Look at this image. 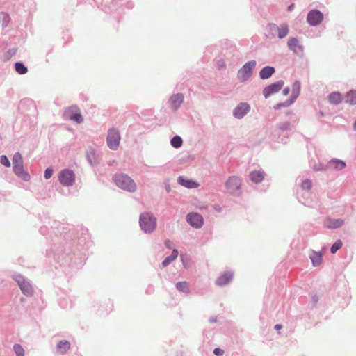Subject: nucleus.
I'll use <instances>...</instances> for the list:
<instances>
[{
    "instance_id": "54",
    "label": "nucleus",
    "mask_w": 356,
    "mask_h": 356,
    "mask_svg": "<svg viewBox=\"0 0 356 356\" xmlns=\"http://www.w3.org/2000/svg\"><path fill=\"white\" fill-rule=\"evenodd\" d=\"M282 325H280V324H277V325H275V329H276V330H280V329H281V328H282Z\"/></svg>"
},
{
    "instance_id": "25",
    "label": "nucleus",
    "mask_w": 356,
    "mask_h": 356,
    "mask_svg": "<svg viewBox=\"0 0 356 356\" xmlns=\"http://www.w3.org/2000/svg\"><path fill=\"white\" fill-rule=\"evenodd\" d=\"M71 344L67 340H61L56 345V350L58 353L64 355L69 351Z\"/></svg>"
},
{
    "instance_id": "8",
    "label": "nucleus",
    "mask_w": 356,
    "mask_h": 356,
    "mask_svg": "<svg viewBox=\"0 0 356 356\" xmlns=\"http://www.w3.org/2000/svg\"><path fill=\"white\" fill-rule=\"evenodd\" d=\"M268 29L273 37L275 36V33H277L279 39L284 38L289 32V28L286 24L277 26L276 24L270 23L268 25Z\"/></svg>"
},
{
    "instance_id": "6",
    "label": "nucleus",
    "mask_w": 356,
    "mask_h": 356,
    "mask_svg": "<svg viewBox=\"0 0 356 356\" xmlns=\"http://www.w3.org/2000/svg\"><path fill=\"white\" fill-rule=\"evenodd\" d=\"M120 138V132L117 129H110L106 137L108 147L112 150H116L119 147Z\"/></svg>"
},
{
    "instance_id": "28",
    "label": "nucleus",
    "mask_w": 356,
    "mask_h": 356,
    "mask_svg": "<svg viewBox=\"0 0 356 356\" xmlns=\"http://www.w3.org/2000/svg\"><path fill=\"white\" fill-rule=\"evenodd\" d=\"M179 255L178 250L175 248L172 249V252L170 255L166 257L164 260L162 261L161 265L163 268L168 266L174 260H175Z\"/></svg>"
},
{
    "instance_id": "26",
    "label": "nucleus",
    "mask_w": 356,
    "mask_h": 356,
    "mask_svg": "<svg viewBox=\"0 0 356 356\" xmlns=\"http://www.w3.org/2000/svg\"><path fill=\"white\" fill-rule=\"evenodd\" d=\"M265 173L262 170H254L250 173V179L255 184L261 182L264 179Z\"/></svg>"
},
{
    "instance_id": "27",
    "label": "nucleus",
    "mask_w": 356,
    "mask_h": 356,
    "mask_svg": "<svg viewBox=\"0 0 356 356\" xmlns=\"http://www.w3.org/2000/svg\"><path fill=\"white\" fill-rule=\"evenodd\" d=\"M327 99L330 104L338 105L343 100L342 95L339 92H332L329 94Z\"/></svg>"
},
{
    "instance_id": "12",
    "label": "nucleus",
    "mask_w": 356,
    "mask_h": 356,
    "mask_svg": "<svg viewBox=\"0 0 356 356\" xmlns=\"http://www.w3.org/2000/svg\"><path fill=\"white\" fill-rule=\"evenodd\" d=\"M187 222L193 228L200 229L204 224V219L202 215L197 212H190L186 215Z\"/></svg>"
},
{
    "instance_id": "14",
    "label": "nucleus",
    "mask_w": 356,
    "mask_h": 356,
    "mask_svg": "<svg viewBox=\"0 0 356 356\" xmlns=\"http://www.w3.org/2000/svg\"><path fill=\"white\" fill-rule=\"evenodd\" d=\"M184 97L182 93L173 94L168 99V104L174 111H177L184 102Z\"/></svg>"
},
{
    "instance_id": "21",
    "label": "nucleus",
    "mask_w": 356,
    "mask_h": 356,
    "mask_svg": "<svg viewBox=\"0 0 356 356\" xmlns=\"http://www.w3.org/2000/svg\"><path fill=\"white\" fill-rule=\"evenodd\" d=\"M328 165L330 166V169L339 171L344 169L346 164L343 161L334 158L328 162Z\"/></svg>"
},
{
    "instance_id": "40",
    "label": "nucleus",
    "mask_w": 356,
    "mask_h": 356,
    "mask_svg": "<svg viewBox=\"0 0 356 356\" xmlns=\"http://www.w3.org/2000/svg\"><path fill=\"white\" fill-rule=\"evenodd\" d=\"M312 187V182L310 179H306L302 181L301 188L304 190L309 191Z\"/></svg>"
},
{
    "instance_id": "57",
    "label": "nucleus",
    "mask_w": 356,
    "mask_h": 356,
    "mask_svg": "<svg viewBox=\"0 0 356 356\" xmlns=\"http://www.w3.org/2000/svg\"><path fill=\"white\" fill-rule=\"evenodd\" d=\"M353 129L356 131V120L353 123Z\"/></svg>"
},
{
    "instance_id": "39",
    "label": "nucleus",
    "mask_w": 356,
    "mask_h": 356,
    "mask_svg": "<svg viewBox=\"0 0 356 356\" xmlns=\"http://www.w3.org/2000/svg\"><path fill=\"white\" fill-rule=\"evenodd\" d=\"M13 350L16 356H24V350L20 344H15L13 346Z\"/></svg>"
},
{
    "instance_id": "7",
    "label": "nucleus",
    "mask_w": 356,
    "mask_h": 356,
    "mask_svg": "<svg viewBox=\"0 0 356 356\" xmlns=\"http://www.w3.org/2000/svg\"><path fill=\"white\" fill-rule=\"evenodd\" d=\"M58 180L63 186H71L75 181V174L70 169H63L58 173Z\"/></svg>"
},
{
    "instance_id": "52",
    "label": "nucleus",
    "mask_w": 356,
    "mask_h": 356,
    "mask_svg": "<svg viewBox=\"0 0 356 356\" xmlns=\"http://www.w3.org/2000/svg\"><path fill=\"white\" fill-rule=\"evenodd\" d=\"M273 108H274L275 110H280L282 108L280 103H277V104H275L273 106Z\"/></svg>"
},
{
    "instance_id": "34",
    "label": "nucleus",
    "mask_w": 356,
    "mask_h": 356,
    "mask_svg": "<svg viewBox=\"0 0 356 356\" xmlns=\"http://www.w3.org/2000/svg\"><path fill=\"white\" fill-rule=\"evenodd\" d=\"M0 21L1 22V26L4 29L8 26V24L10 21V17L7 13L1 12L0 13Z\"/></svg>"
},
{
    "instance_id": "31",
    "label": "nucleus",
    "mask_w": 356,
    "mask_h": 356,
    "mask_svg": "<svg viewBox=\"0 0 356 356\" xmlns=\"http://www.w3.org/2000/svg\"><path fill=\"white\" fill-rule=\"evenodd\" d=\"M277 129L283 134L285 131H291L293 126L288 121L281 122L277 125Z\"/></svg>"
},
{
    "instance_id": "33",
    "label": "nucleus",
    "mask_w": 356,
    "mask_h": 356,
    "mask_svg": "<svg viewBox=\"0 0 356 356\" xmlns=\"http://www.w3.org/2000/svg\"><path fill=\"white\" fill-rule=\"evenodd\" d=\"M176 289L180 292H183L186 294L190 293V289L188 287V284L185 281L178 282L176 284Z\"/></svg>"
},
{
    "instance_id": "29",
    "label": "nucleus",
    "mask_w": 356,
    "mask_h": 356,
    "mask_svg": "<svg viewBox=\"0 0 356 356\" xmlns=\"http://www.w3.org/2000/svg\"><path fill=\"white\" fill-rule=\"evenodd\" d=\"M301 83L300 81H296L292 85V93L290 97L296 101L300 93Z\"/></svg>"
},
{
    "instance_id": "30",
    "label": "nucleus",
    "mask_w": 356,
    "mask_h": 356,
    "mask_svg": "<svg viewBox=\"0 0 356 356\" xmlns=\"http://www.w3.org/2000/svg\"><path fill=\"white\" fill-rule=\"evenodd\" d=\"M345 102L350 105L356 104V90H350L346 93Z\"/></svg>"
},
{
    "instance_id": "48",
    "label": "nucleus",
    "mask_w": 356,
    "mask_h": 356,
    "mask_svg": "<svg viewBox=\"0 0 356 356\" xmlns=\"http://www.w3.org/2000/svg\"><path fill=\"white\" fill-rule=\"evenodd\" d=\"M318 297L317 295H313L312 296V302L313 305H315L318 302Z\"/></svg>"
},
{
    "instance_id": "41",
    "label": "nucleus",
    "mask_w": 356,
    "mask_h": 356,
    "mask_svg": "<svg viewBox=\"0 0 356 356\" xmlns=\"http://www.w3.org/2000/svg\"><path fill=\"white\" fill-rule=\"evenodd\" d=\"M0 163L6 167L10 166V162L8 158L6 155H1L0 156Z\"/></svg>"
},
{
    "instance_id": "15",
    "label": "nucleus",
    "mask_w": 356,
    "mask_h": 356,
    "mask_svg": "<svg viewBox=\"0 0 356 356\" xmlns=\"http://www.w3.org/2000/svg\"><path fill=\"white\" fill-rule=\"evenodd\" d=\"M70 248V245H68ZM54 257L55 259L58 260V262L62 261V264L65 262H67V258L70 259V252L69 248H64L63 250H60L59 248L54 250Z\"/></svg>"
},
{
    "instance_id": "5",
    "label": "nucleus",
    "mask_w": 356,
    "mask_h": 356,
    "mask_svg": "<svg viewBox=\"0 0 356 356\" xmlns=\"http://www.w3.org/2000/svg\"><path fill=\"white\" fill-rule=\"evenodd\" d=\"M241 180L236 176L230 177L225 182V187L227 190L232 195L239 196L241 195Z\"/></svg>"
},
{
    "instance_id": "47",
    "label": "nucleus",
    "mask_w": 356,
    "mask_h": 356,
    "mask_svg": "<svg viewBox=\"0 0 356 356\" xmlns=\"http://www.w3.org/2000/svg\"><path fill=\"white\" fill-rule=\"evenodd\" d=\"M16 52H17V49H15V48H13V49H9L8 53H7L9 55L8 56L7 58H9L10 56L15 54Z\"/></svg>"
},
{
    "instance_id": "43",
    "label": "nucleus",
    "mask_w": 356,
    "mask_h": 356,
    "mask_svg": "<svg viewBox=\"0 0 356 356\" xmlns=\"http://www.w3.org/2000/svg\"><path fill=\"white\" fill-rule=\"evenodd\" d=\"M294 102H295V101L293 99H292L291 97H289V99L284 101V102H280L281 107L282 108L288 107V106H291V104H293Z\"/></svg>"
},
{
    "instance_id": "55",
    "label": "nucleus",
    "mask_w": 356,
    "mask_h": 356,
    "mask_svg": "<svg viewBox=\"0 0 356 356\" xmlns=\"http://www.w3.org/2000/svg\"><path fill=\"white\" fill-rule=\"evenodd\" d=\"M147 290H149V291H153V286H151V285H149V286H148Z\"/></svg>"
},
{
    "instance_id": "35",
    "label": "nucleus",
    "mask_w": 356,
    "mask_h": 356,
    "mask_svg": "<svg viewBox=\"0 0 356 356\" xmlns=\"http://www.w3.org/2000/svg\"><path fill=\"white\" fill-rule=\"evenodd\" d=\"M171 145L176 149H178L182 146L183 140L179 136H175L170 140Z\"/></svg>"
},
{
    "instance_id": "16",
    "label": "nucleus",
    "mask_w": 356,
    "mask_h": 356,
    "mask_svg": "<svg viewBox=\"0 0 356 356\" xmlns=\"http://www.w3.org/2000/svg\"><path fill=\"white\" fill-rule=\"evenodd\" d=\"M233 273L232 271H225L222 273L216 280V284L219 286H223L227 284L233 278Z\"/></svg>"
},
{
    "instance_id": "53",
    "label": "nucleus",
    "mask_w": 356,
    "mask_h": 356,
    "mask_svg": "<svg viewBox=\"0 0 356 356\" xmlns=\"http://www.w3.org/2000/svg\"><path fill=\"white\" fill-rule=\"evenodd\" d=\"M209 321L211 323H216V322H217V318H216V317L212 316V317L209 318Z\"/></svg>"
},
{
    "instance_id": "37",
    "label": "nucleus",
    "mask_w": 356,
    "mask_h": 356,
    "mask_svg": "<svg viewBox=\"0 0 356 356\" xmlns=\"http://www.w3.org/2000/svg\"><path fill=\"white\" fill-rule=\"evenodd\" d=\"M342 241L340 239L337 240L331 246L330 252L332 254H334L342 247Z\"/></svg>"
},
{
    "instance_id": "17",
    "label": "nucleus",
    "mask_w": 356,
    "mask_h": 356,
    "mask_svg": "<svg viewBox=\"0 0 356 356\" xmlns=\"http://www.w3.org/2000/svg\"><path fill=\"white\" fill-rule=\"evenodd\" d=\"M13 170L15 175H17L19 178L22 179L24 181H28L30 180V175L29 174L24 170V165H13Z\"/></svg>"
},
{
    "instance_id": "3",
    "label": "nucleus",
    "mask_w": 356,
    "mask_h": 356,
    "mask_svg": "<svg viewBox=\"0 0 356 356\" xmlns=\"http://www.w3.org/2000/svg\"><path fill=\"white\" fill-rule=\"evenodd\" d=\"M13 279L17 283L22 293L27 296L31 297L33 294V286L29 280L25 278L21 274L15 273L13 275Z\"/></svg>"
},
{
    "instance_id": "1",
    "label": "nucleus",
    "mask_w": 356,
    "mask_h": 356,
    "mask_svg": "<svg viewBox=\"0 0 356 356\" xmlns=\"http://www.w3.org/2000/svg\"><path fill=\"white\" fill-rule=\"evenodd\" d=\"M113 180L118 187L125 191L134 193L137 189L134 181L126 174H115L113 177Z\"/></svg>"
},
{
    "instance_id": "36",
    "label": "nucleus",
    "mask_w": 356,
    "mask_h": 356,
    "mask_svg": "<svg viewBox=\"0 0 356 356\" xmlns=\"http://www.w3.org/2000/svg\"><path fill=\"white\" fill-rule=\"evenodd\" d=\"M13 166L23 164V159L19 152H15L13 156Z\"/></svg>"
},
{
    "instance_id": "50",
    "label": "nucleus",
    "mask_w": 356,
    "mask_h": 356,
    "mask_svg": "<svg viewBox=\"0 0 356 356\" xmlns=\"http://www.w3.org/2000/svg\"><path fill=\"white\" fill-rule=\"evenodd\" d=\"M295 8V4L294 3H291L288 7H287V10L289 12H291Z\"/></svg>"
},
{
    "instance_id": "10",
    "label": "nucleus",
    "mask_w": 356,
    "mask_h": 356,
    "mask_svg": "<svg viewBox=\"0 0 356 356\" xmlns=\"http://www.w3.org/2000/svg\"><path fill=\"white\" fill-rule=\"evenodd\" d=\"M284 81L279 80L276 82L269 84L263 89V95L265 99H268L270 96L278 92L284 86Z\"/></svg>"
},
{
    "instance_id": "58",
    "label": "nucleus",
    "mask_w": 356,
    "mask_h": 356,
    "mask_svg": "<svg viewBox=\"0 0 356 356\" xmlns=\"http://www.w3.org/2000/svg\"><path fill=\"white\" fill-rule=\"evenodd\" d=\"M291 113H292L291 111H288V112L286 113V115H289V114H291Z\"/></svg>"
},
{
    "instance_id": "51",
    "label": "nucleus",
    "mask_w": 356,
    "mask_h": 356,
    "mask_svg": "<svg viewBox=\"0 0 356 356\" xmlns=\"http://www.w3.org/2000/svg\"><path fill=\"white\" fill-rule=\"evenodd\" d=\"M290 92V88L289 87H286L284 88L282 93L284 95H287Z\"/></svg>"
},
{
    "instance_id": "45",
    "label": "nucleus",
    "mask_w": 356,
    "mask_h": 356,
    "mask_svg": "<svg viewBox=\"0 0 356 356\" xmlns=\"http://www.w3.org/2000/svg\"><path fill=\"white\" fill-rule=\"evenodd\" d=\"M164 186H165V189L166 192L167 193H170V185L169 184L168 180H165L164 181Z\"/></svg>"
},
{
    "instance_id": "2",
    "label": "nucleus",
    "mask_w": 356,
    "mask_h": 356,
    "mask_svg": "<svg viewBox=\"0 0 356 356\" xmlns=\"http://www.w3.org/2000/svg\"><path fill=\"white\" fill-rule=\"evenodd\" d=\"M139 225L145 234L152 233L156 227V218L151 212H143L139 217Z\"/></svg>"
},
{
    "instance_id": "11",
    "label": "nucleus",
    "mask_w": 356,
    "mask_h": 356,
    "mask_svg": "<svg viewBox=\"0 0 356 356\" xmlns=\"http://www.w3.org/2000/svg\"><path fill=\"white\" fill-rule=\"evenodd\" d=\"M323 14L317 9L310 10L307 15V23L312 26L319 25L323 20Z\"/></svg>"
},
{
    "instance_id": "13",
    "label": "nucleus",
    "mask_w": 356,
    "mask_h": 356,
    "mask_svg": "<svg viewBox=\"0 0 356 356\" xmlns=\"http://www.w3.org/2000/svg\"><path fill=\"white\" fill-rule=\"evenodd\" d=\"M250 105L247 102L239 103L233 111V116L238 120L243 118L250 111Z\"/></svg>"
},
{
    "instance_id": "4",
    "label": "nucleus",
    "mask_w": 356,
    "mask_h": 356,
    "mask_svg": "<svg viewBox=\"0 0 356 356\" xmlns=\"http://www.w3.org/2000/svg\"><path fill=\"white\" fill-rule=\"evenodd\" d=\"M257 65L254 60L245 63L238 71L237 78L241 82L247 81L252 74L253 70Z\"/></svg>"
},
{
    "instance_id": "9",
    "label": "nucleus",
    "mask_w": 356,
    "mask_h": 356,
    "mask_svg": "<svg viewBox=\"0 0 356 356\" xmlns=\"http://www.w3.org/2000/svg\"><path fill=\"white\" fill-rule=\"evenodd\" d=\"M63 115L66 118L77 123H81L83 121V118L79 112V108L76 105L71 106L66 108Z\"/></svg>"
},
{
    "instance_id": "59",
    "label": "nucleus",
    "mask_w": 356,
    "mask_h": 356,
    "mask_svg": "<svg viewBox=\"0 0 356 356\" xmlns=\"http://www.w3.org/2000/svg\"><path fill=\"white\" fill-rule=\"evenodd\" d=\"M21 300V302H24V299L23 298H21V300Z\"/></svg>"
},
{
    "instance_id": "44",
    "label": "nucleus",
    "mask_w": 356,
    "mask_h": 356,
    "mask_svg": "<svg viewBox=\"0 0 356 356\" xmlns=\"http://www.w3.org/2000/svg\"><path fill=\"white\" fill-rule=\"evenodd\" d=\"M224 350L221 349L220 348H216L213 350V354L216 356H222L224 354Z\"/></svg>"
},
{
    "instance_id": "46",
    "label": "nucleus",
    "mask_w": 356,
    "mask_h": 356,
    "mask_svg": "<svg viewBox=\"0 0 356 356\" xmlns=\"http://www.w3.org/2000/svg\"><path fill=\"white\" fill-rule=\"evenodd\" d=\"M164 244H165V246L168 249H170V250L172 249V243L170 240H168H168H166V241H165Z\"/></svg>"
},
{
    "instance_id": "32",
    "label": "nucleus",
    "mask_w": 356,
    "mask_h": 356,
    "mask_svg": "<svg viewBox=\"0 0 356 356\" xmlns=\"http://www.w3.org/2000/svg\"><path fill=\"white\" fill-rule=\"evenodd\" d=\"M15 70L21 75L25 74L28 72L27 67L24 64V63L18 61L16 62L14 65Z\"/></svg>"
},
{
    "instance_id": "38",
    "label": "nucleus",
    "mask_w": 356,
    "mask_h": 356,
    "mask_svg": "<svg viewBox=\"0 0 356 356\" xmlns=\"http://www.w3.org/2000/svg\"><path fill=\"white\" fill-rule=\"evenodd\" d=\"M314 170L315 171H326L330 169L328 162L327 163H319L314 165Z\"/></svg>"
},
{
    "instance_id": "22",
    "label": "nucleus",
    "mask_w": 356,
    "mask_h": 356,
    "mask_svg": "<svg viewBox=\"0 0 356 356\" xmlns=\"http://www.w3.org/2000/svg\"><path fill=\"white\" fill-rule=\"evenodd\" d=\"M86 159L90 165H96L99 163V156L94 149L90 148L86 152Z\"/></svg>"
},
{
    "instance_id": "18",
    "label": "nucleus",
    "mask_w": 356,
    "mask_h": 356,
    "mask_svg": "<svg viewBox=\"0 0 356 356\" xmlns=\"http://www.w3.org/2000/svg\"><path fill=\"white\" fill-rule=\"evenodd\" d=\"M344 224V221L342 219H332L327 218L324 220L323 225L327 229H337L341 227Z\"/></svg>"
},
{
    "instance_id": "42",
    "label": "nucleus",
    "mask_w": 356,
    "mask_h": 356,
    "mask_svg": "<svg viewBox=\"0 0 356 356\" xmlns=\"http://www.w3.org/2000/svg\"><path fill=\"white\" fill-rule=\"evenodd\" d=\"M53 172H54V170L51 167L47 168L44 171V178L46 179H50L53 175Z\"/></svg>"
},
{
    "instance_id": "20",
    "label": "nucleus",
    "mask_w": 356,
    "mask_h": 356,
    "mask_svg": "<svg viewBox=\"0 0 356 356\" xmlns=\"http://www.w3.org/2000/svg\"><path fill=\"white\" fill-rule=\"evenodd\" d=\"M275 73V68L273 66L266 65L261 69L259 75L261 79L266 80L270 78Z\"/></svg>"
},
{
    "instance_id": "23",
    "label": "nucleus",
    "mask_w": 356,
    "mask_h": 356,
    "mask_svg": "<svg viewBox=\"0 0 356 356\" xmlns=\"http://www.w3.org/2000/svg\"><path fill=\"white\" fill-rule=\"evenodd\" d=\"M287 46L289 49L294 53H298V49L300 51H303V47L299 44V41L297 38H290L287 42Z\"/></svg>"
},
{
    "instance_id": "49",
    "label": "nucleus",
    "mask_w": 356,
    "mask_h": 356,
    "mask_svg": "<svg viewBox=\"0 0 356 356\" xmlns=\"http://www.w3.org/2000/svg\"><path fill=\"white\" fill-rule=\"evenodd\" d=\"M279 138H280V141L282 143H287V138H288V134H286V135H283V137L280 138V136H279Z\"/></svg>"
},
{
    "instance_id": "56",
    "label": "nucleus",
    "mask_w": 356,
    "mask_h": 356,
    "mask_svg": "<svg viewBox=\"0 0 356 356\" xmlns=\"http://www.w3.org/2000/svg\"><path fill=\"white\" fill-rule=\"evenodd\" d=\"M319 115H320L321 117H323V116H324V113H323V111H320V112H319Z\"/></svg>"
},
{
    "instance_id": "24",
    "label": "nucleus",
    "mask_w": 356,
    "mask_h": 356,
    "mask_svg": "<svg viewBox=\"0 0 356 356\" xmlns=\"http://www.w3.org/2000/svg\"><path fill=\"white\" fill-rule=\"evenodd\" d=\"M177 182L187 188H195L198 186L196 181L188 179L184 176H179L177 179Z\"/></svg>"
},
{
    "instance_id": "19",
    "label": "nucleus",
    "mask_w": 356,
    "mask_h": 356,
    "mask_svg": "<svg viewBox=\"0 0 356 356\" xmlns=\"http://www.w3.org/2000/svg\"><path fill=\"white\" fill-rule=\"evenodd\" d=\"M309 257L312 261V265L315 267L318 266L322 263L323 254L320 251L310 250L309 252Z\"/></svg>"
}]
</instances>
